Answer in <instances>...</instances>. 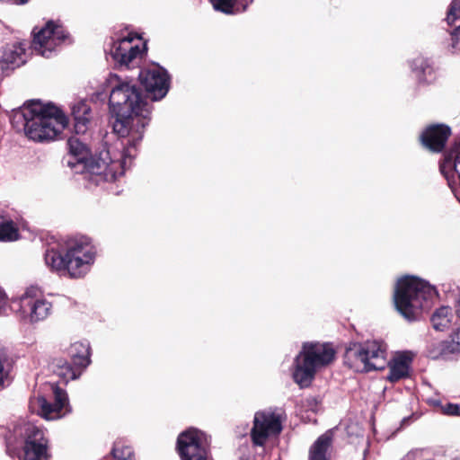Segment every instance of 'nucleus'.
I'll return each instance as SVG.
<instances>
[{
    "label": "nucleus",
    "instance_id": "obj_9",
    "mask_svg": "<svg viewBox=\"0 0 460 460\" xmlns=\"http://www.w3.org/2000/svg\"><path fill=\"white\" fill-rule=\"evenodd\" d=\"M10 306L19 321L27 324L45 321L53 310L52 303L38 295L34 288H27L20 296L13 298Z\"/></svg>",
    "mask_w": 460,
    "mask_h": 460
},
{
    "label": "nucleus",
    "instance_id": "obj_10",
    "mask_svg": "<svg viewBox=\"0 0 460 460\" xmlns=\"http://www.w3.org/2000/svg\"><path fill=\"white\" fill-rule=\"evenodd\" d=\"M282 430V413L278 410L265 409L254 413L250 431L252 445L264 447L267 441Z\"/></svg>",
    "mask_w": 460,
    "mask_h": 460
},
{
    "label": "nucleus",
    "instance_id": "obj_20",
    "mask_svg": "<svg viewBox=\"0 0 460 460\" xmlns=\"http://www.w3.org/2000/svg\"><path fill=\"white\" fill-rule=\"evenodd\" d=\"M67 353L76 368L84 371L91 364V348L87 341L72 343Z\"/></svg>",
    "mask_w": 460,
    "mask_h": 460
},
{
    "label": "nucleus",
    "instance_id": "obj_4",
    "mask_svg": "<svg viewBox=\"0 0 460 460\" xmlns=\"http://www.w3.org/2000/svg\"><path fill=\"white\" fill-rule=\"evenodd\" d=\"M96 256L93 240L85 235H76L49 247L44 253V261L50 271L80 279L90 272Z\"/></svg>",
    "mask_w": 460,
    "mask_h": 460
},
{
    "label": "nucleus",
    "instance_id": "obj_18",
    "mask_svg": "<svg viewBox=\"0 0 460 460\" xmlns=\"http://www.w3.org/2000/svg\"><path fill=\"white\" fill-rule=\"evenodd\" d=\"M42 110L41 102L32 100L24 104L22 107L14 110L11 115V124L17 131H23L27 136V128L31 123V119L34 114L40 112Z\"/></svg>",
    "mask_w": 460,
    "mask_h": 460
},
{
    "label": "nucleus",
    "instance_id": "obj_14",
    "mask_svg": "<svg viewBox=\"0 0 460 460\" xmlns=\"http://www.w3.org/2000/svg\"><path fill=\"white\" fill-rule=\"evenodd\" d=\"M139 80L153 101L163 99L170 88V76L168 72L160 66L141 70Z\"/></svg>",
    "mask_w": 460,
    "mask_h": 460
},
{
    "label": "nucleus",
    "instance_id": "obj_28",
    "mask_svg": "<svg viewBox=\"0 0 460 460\" xmlns=\"http://www.w3.org/2000/svg\"><path fill=\"white\" fill-rule=\"evenodd\" d=\"M458 19H460V0H453L449 5L446 21L448 25H453Z\"/></svg>",
    "mask_w": 460,
    "mask_h": 460
},
{
    "label": "nucleus",
    "instance_id": "obj_6",
    "mask_svg": "<svg viewBox=\"0 0 460 460\" xmlns=\"http://www.w3.org/2000/svg\"><path fill=\"white\" fill-rule=\"evenodd\" d=\"M335 350L329 343L305 342L294 360L293 379L301 388L308 387L317 371L329 366Z\"/></svg>",
    "mask_w": 460,
    "mask_h": 460
},
{
    "label": "nucleus",
    "instance_id": "obj_12",
    "mask_svg": "<svg viewBox=\"0 0 460 460\" xmlns=\"http://www.w3.org/2000/svg\"><path fill=\"white\" fill-rule=\"evenodd\" d=\"M209 438L202 430L189 428L180 433L177 449L181 460H208Z\"/></svg>",
    "mask_w": 460,
    "mask_h": 460
},
{
    "label": "nucleus",
    "instance_id": "obj_8",
    "mask_svg": "<svg viewBox=\"0 0 460 460\" xmlns=\"http://www.w3.org/2000/svg\"><path fill=\"white\" fill-rule=\"evenodd\" d=\"M41 106L43 111L31 119L27 137L36 142L54 140L67 126V117L52 103L41 102Z\"/></svg>",
    "mask_w": 460,
    "mask_h": 460
},
{
    "label": "nucleus",
    "instance_id": "obj_27",
    "mask_svg": "<svg viewBox=\"0 0 460 460\" xmlns=\"http://www.w3.org/2000/svg\"><path fill=\"white\" fill-rule=\"evenodd\" d=\"M111 454L116 460H135L132 448L119 442L114 444Z\"/></svg>",
    "mask_w": 460,
    "mask_h": 460
},
{
    "label": "nucleus",
    "instance_id": "obj_17",
    "mask_svg": "<svg viewBox=\"0 0 460 460\" xmlns=\"http://www.w3.org/2000/svg\"><path fill=\"white\" fill-rule=\"evenodd\" d=\"M26 43L16 42L0 49V71L4 73L23 65L27 60Z\"/></svg>",
    "mask_w": 460,
    "mask_h": 460
},
{
    "label": "nucleus",
    "instance_id": "obj_22",
    "mask_svg": "<svg viewBox=\"0 0 460 460\" xmlns=\"http://www.w3.org/2000/svg\"><path fill=\"white\" fill-rule=\"evenodd\" d=\"M332 435L327 431L321 435L309 450V460H327V451L332 445Z\"/></svg>",
    "mask_w": 460,
    "mask_h": 460
},
{
    "label": "nucleus",
    "instance_id": "obj_2",
    "mask_svg": "<svg viewBox=\"0 0 460 460\" xmlns=\"http://www.w3.org/2000/svg\"><path fill=\"white\" fill-rule=\"evenodd\" d=\"M67 146V166L75 173L82 174L89 185H99L104 181L118 180L131 167L136 157L132 148L126 147L124 141L102 150L97 157L90 155L89 148L77 137H69Z\"/></svg>",
    "mask_w": 460,
    "mask_h": 460
},
{
    "label": "nucleus",
    "instance_id": "obj_25",
    "mask_svg": "<svg viewBox=\"0 0 460 460\" xmlns=\"http://www.w3.org/2000/svg\"><path fill=\"white\" fill-rule=\"evenodd\" d=\"M209 2L216 11L227 15L237 14L247 8V5L241 4L239 0H209Z\"/></svg>",
    "mask_w": 460,
    "mask_h": 460
},
{
    "label": "nucleus",
    "instance_id": "obj_23",
    "mask_svg": "<svg viewBox=\"0 0 460 460\" xmlns=\"http://www.w3.org/2000/svg\"><path fill=\"white\" fill-rule=\"evenodd\" d=\"M54 373L64 384H67L70 380L77 379L82 375L83 370L76 368L66 360L58 359L55 365Z\"/></svg>",
    "mask_w": 460,
    "mask_h": 460
},
{
    "label": "nucleus",
    "instance_id": "obj_31",
    "mask_svg": "<svg viewBox=\"0 0 460 460\" xmlns=\"http://www.w3.org/2000/svg\"><path fill=\"white\" fill-rule=\"evenodd\" d=\"M7 305L6 295L3 289L0 288V314H3L5 312V307Z\"/></svg>",
    "mask_w": 460,
    "mask_h": 460
},
{
    "label": "nucleus",
    "instance_id": "obj_11",
    "mask_svg": "<svg viewBox=\"0 0 460 460\" xmlns=\"http://www.w3.org/2000/svg\"><path fill=\"white\" fill-rule=\"evenodd\" d=\"M31 48L33 51L44 58H50L58 48L69 40L65 28L58 22L49 21L39 31H33Z\"/></svg>",
    "mask_w": 460,
    "mask_h": 460
},
{
    "label": "nucleus",
    "instance_id": "obj_33",
    "mask_svg": "<svg viewBox=\"0 0 460 460\" xmlns=\"http://www.w3.org/2000/svg\"><path fill=\"white\" fill-rule=\"evenodd\" d=\"M452 341L454 343L460 347V330L454 333Z\"/></svg>",
    "mask_w": 460,
    "mask_h": 460
},
{
    "label": "nucleus",
    "instance_id": "obj_21",
    "mask_svg": "<svg viewBox=\"0 0 460 460\" xmlns=\"http://www.w3.org/2000/svg\"><path fill=\"white\" fill-rule=\"evenodd\" d=\"M71 112L76 135L85 133L91 119V107L88 102L84 100L75 102L71 106Z\"/></svg>",
    "mask_w": 460,
    "mask_h": 460
},
{
    "label": "nucleus",
    "instance_id": "obj_19",
    "mask_svg": "<svg viewBox=\"0 0 460 460\" xmlns=\"http://www.w3.org/2000/svg\"><path fill=\"white\" fill-rule=\"evenodd\" d=\"M411 69L420 84H431L437 79L433 62L423 57H417L410 63Z\"/></svg>",
    "mask_w": 460,
    "mask_h": 460
},
{
    "label": "nucleus",
    "instance_id": "obj_5",
    "mask_svg": "<svg viewBox=\"0 0 460 460\" xmlns=\"http://www.w3.org/2000/svg\"><path fill=\"white\" fill-rule=\"evenodd\" d=\"M437 296L434 287L414 276H405L397 280L394 301L397 311L408 321L416 320L430 301Z\"/></svg>",
    "mask_w": 460,
    "mask_h": 460
},
{
    "label": "nucleus",
    "instance_id": "obj_32",
    "mask_svg": "<svg viewBox=\"0 0 460 460\" xmlns=\"http://www.w3.org/2000/svg\"><path fill=\"white\" fill-rule=\"evenodd\" d=\"M6 376V373L4 369L3 362L0 360V388L4 385V379Z\"/></svg>",
    "mask_w": 460,
    "mask_h": 460
},
{
    "label": "nucleus",
    "instance_id": "obj_30",
    "mask_svg": "<svg viewBox=\"0 0 460 460\" xmlns=\"http://www.w3.org/2000/svg\"><path fill=\"white\" fill-rule=\"evenodd\" d=\"M450 34H451V40H452V43H451V46H450V51H451V53H456V47H457V44L459 42L460 25L457 26L456 28H455L451 31Z\"/></svg>",
    "mask_w": 460,
    "mask_h": 460
},
{
    "label": "nucleus",
    "instance_id": "obj_13",
    "mask_svg": "<svg viewBox=\"0 0 460 460\" xmlns=\"http://www.w3.org/2000/svg\"><path fill=\"white\" fill-rule=\"evenodd\" d=\"M53 402L44 396H35L30 401V409L48 420H55L71 411L66 392L58 385L52 386Z\"/></svg>",
    "mask_w": 460,
    "mask_h": 460
},
{
    "label": "nucleus",
    "instance_id": "obj_16",
    "mask_svg": "<svg viewBox=\"0 0 460 460\" xmlns=\"http://www.w3.org/2000/svg\"><path fill=\"white\" fill-rule=\"evenodd\" d=\"M451 135V128L445 124L427 127L420 136L422 146L433 153H440Z\"/></svg>",
    "mask_w": 460,
    "mask_h": 460
},
{
    "label": "nucleus",
    "instance_id": "obj_7",
    "mask_svg": "<svg viewBox=\"0 0 460 460\" xmlns=\"http://www.w3.org/2000/svg\"><path fill=\"white\" fill-rule=\"evenodd\" d=\"M14 442L22 445L21 460H49L50 457L46 431L31 421L20 420L13 426L6 438L7 447Z\"/></svg>",
    "mask_w": 460,
    "mask_h": 460
},
{
    "label": "nucleus",
    "instance_id": "obj_3",
    "mask_svg": "<svg viewBox=\"0 0 460 460\" xmlns=\"http://www.w3.org/2000/svg\"><path fill=\"white\" fill-rule=\"evenodd\" d=\"M411 358L400 353L392 360L387 359V345L381 339L350 342L346 348L344 364L358 373H367L389 367L387 379L397 382L409 376Z\"/></svg>",
    "mask_w": 460,
    "mask_h": 460
},
{
    "label": "nucleus",
    "instance_id": "obj_24",
    "mask_svg": "<svg viewBox=\"0 0 460 460\" xmlns=\"http://www.w3.org/2000/svg\"><path fill=\"white\" fill-rule=\"evenodd\" d=\"M452 318V309L449 306L443 305L433 313L431 323L435 330L443 332L449 328Z\"/></svg>",
    "mask_w": 460,
    "mask_h": 460
},
{
    "label": "nucleus",
    "instance_id": "obj_1",
    "mask_svg": "<svg viewBox=\"0 0 460 460\" xmlns=\"http://www.w3.org/2000/svg\"><path fill=\"white\" fill-rule=\"evenodd\" d=\"M110 89L109 104L114 120L112 128L123 138L126 147L137 155V146L150 122L152 105L144 98L139 88L131 81L110 74L105 81Z\"/></svg>",
    "mask_w": 460,
    "mask_h": 460
},
{
    "label": "nucleus",
    "instance_id": "obj_15",
    "mask_svg": "<svg viewBox=\"0 0 460 460\" xmlns=\"http://www.w3.org/2000/svg\"><path fill=\"white\" fill-rule=\"evenodd\" d=\"M138 39L137 33L129 32L113 41L110 54L119 65L126 67L134 66L140 60L143 50L137 44H133L134 40Z\"/></svg>",
    "mask_w": 460,
    "mask_h": 460
},
{
    "label": "nucleus",
    "instance_id": "obj_29",
    "mask_svg": "<svg viewBox=\"0 0 460 460\" xmlns=\"http://www.w3.org/2000/svg\"><path fill=\"white\" fill-rule=\"evenodd\" d=\"M442 412L447 415L457 416L460 414V408L458 404L447 403L441 407Z\"/></svg>",
    "mask_w": 460,
    "mask_h": 460
},
{
    "label": "nucleus",
    "instance_id": "obj_26",
    "mask_svg": "<svg viewBox=\"0 0 460 460\" xmlns=\"http://www.w3.org/2000/svg\"><path fill=\"white\" fill-rule=\"evenodd\" d=\"M18 235L15 224L12 220L0 216V241H14L18 239Z\"/></svg>",
    "mask_w": 460,
    "mask_h": 460
}]
</instances>
